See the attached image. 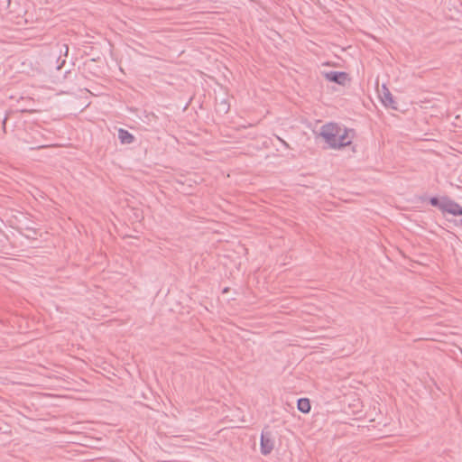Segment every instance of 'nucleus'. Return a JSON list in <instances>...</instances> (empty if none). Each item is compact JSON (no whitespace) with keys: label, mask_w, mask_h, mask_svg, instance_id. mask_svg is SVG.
<instances>
[{"label":"nucleus","mask_w":462,"mask_h":462,"mask_svg":"<svg viewBox=\"0 0 462 462\" xmlns=\"http://www.w3.org/2000/svg\"><path fill=\"white\" fill-rule=\"evenodd\" d=\"M380 98L383 106L386 107L396 108L395 102L390 90L383 85L380 93Z\"/></svg>","instance_id":"39448f33"},{"label":"nucleus","mask_w":462,"mask_h":462,"mask_svg":"<svg viewBox=\"0 0 462 462\" xmlns=\"http://www.w3.org/2000/svg\"><path fill=\"white\" fill-rule=\"evenodd\" d=\"M325 78L331 82L345 85L347 80V74L342 71H329L325 74Z\"/></svg>","instance_id":"20e7f679"},{"label":"nucleus","mask_w":462,"mask_h":462,"mask_svg":"<svg viewBox=\"0 0 462 462\" xmlns=\"http://www.w3.org/2000/svg\"><path fill=\"white\" fill-rule=\"evenodd\" d=\"M260 446L262 454L268 455L272 452L273 449V441L269 433L262 432Z\"/></svg>","instance_id":"7ed1b4c3"},{"label":"nucleus","mask_w":462,"mask_h":462,"mask_svg":"<svg viewBox=\"0 0 462 462\" xmlns=\"http://www.w3.org/2000/svg\"><path fill=\"white\" fill-rule=\"evenodd\" d=\"M456 225L462 226V218L460 220L456 221Z\"/></svg>","instance_id":"1a4fd4ad"},{"label":"nucleus","mask_w":462,"mask_h":462,"mask_svg":"<svg viewBox=\"0 0 462 462\" xmlns=\"http://www.w3.org/2000/svg\"><path fill=\"white\" fill-rule=\"evenodd\" d=\"M118 139L123 144H130L134 141V136L127 130L120 128L118 130Z\"/></svg>","instance_id":"423d86ee"},{"label":"nucleus","mask_w":462,"mask_h":462,"mask_svg":"<svg viewBox=\"0 0 462 462\" xmlns=\"http://www.w3.org/2000/svg\"><path fill=\"white\" fill-rule=\"evenodd\" d=\"M441 211L453 216L462 215V207L448 198H442Z\"/></svg>","instance_id":"f03ea898"},{"label":"nucleus","mask_w":462,"mask_h":462,"mask_svg":"<svg viewBox=\"0 0 462 462\" xmlns=\"http://www.w3.org/2000/svg\"><path fill=\"white\" fill-rule=\"evenodd\" d=\"M430 203L433 207H437V208H439L441 210L442 198L441 199H438L436 197H432L430 199Z\"/></svg>","instance_id":"6e6552de"},{"label":"nucleus","mask_w":462,"mask_h":462,"mask_svg":"<svg viewBox=\"0 0 462 462\" xmlns=\"http://www.w3.org/2000/svg\"><path fill=\"white\" fill-rule=\"evenodd\" d=\"M298 410L303 413H308L310 411V402L307 398H300L297 403Z\"/></svg>","instance_id":"0eeeda50"},{"label":"nucleus","mask_w":462,"mask_h":462,"mask_svg":"<svg viewBox=\"0 0 462 462\" xmlns=\"http://www.w3.org/2000/svg\"><path fill=\"white\" fill-rule=\"evenodd\" d=\"M278 139H279V141H280V142H282V144H283V145L288 146V144L286 143V142H284L283 140H282V139H281V138H279V137H278Z\"/></svg>","instance_id":"9d476101"},{"label":"nucleus","mask_w":462,"mask_h":462,"mask_svg":"<svg viewBox=\"0 0 462 462\" xmlns=\"http://www.w3.org/2000/svg\"><path fill=\"white\" fill-rule=\"evenodd\" d=\"M319 135L330 149L339 150L350 145L354 132L335 123H328L320 127Z\"/></svg>","instance_id":"f257e3e1"}]
</instances>
